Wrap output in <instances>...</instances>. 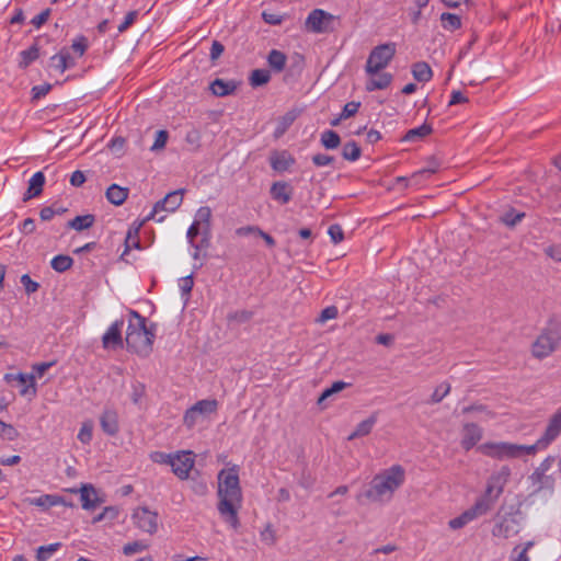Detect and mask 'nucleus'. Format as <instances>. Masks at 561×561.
Returning <instances> with one entry per match:
<instances>
[{
    "label": "nucleus",
    "instance_id": "23",
    "mask_svg": "<svg viewBox=\"0 0 561 561\" xmlns=\"http://www.w3.org/2000/svg\"><path fill=\"white\" fill-rule=\"evenodd\" d=\"M45 184V176L43 172L38 171L33 174V176L28 181V188L23 196V201L27 202L28 199L38 196L43 192V186Z\"/></svg>",
    "mask_w": 561,
    "mask_h": 561
},
{
    "label": "nucleus",
    "instance_id": "56",
    "mask_svg": "<svg viewBox=\"0 0 561 561\" xmlns=\"http://www.w3.org/2000/svg\"><path fill=\"white\" fill-rule=\"evenodd\" d=\"M359 106H360L359 102L352 101V102L346 103L342 110L341 118L346 119V118L354 116L357 113Z\"/></svg>",
    "mask_w": 561,
    "mask_h": 561
},
{
    "label": "nucleus",
    "instance_id": "38",
    "mask_svg": "<svg viewBox=\"0 0 561 561\" xmlns=\"http://www.w3.org/2000/svg\"><path fill=\"white\" fill-rule=\"evenodd\" d=\"M72 264V257L64 254L56 255L50 262L51 268L59 273L68 271Z\"/></svg>",
    "mask_w": 561,
    "mask_h": 561
},
{
    "label": "nucleus",
    "instance_id": "2",
    "mask_svg": "<svg viewBox=\"0 0 561 561\" xmlns=\"http://www.w3.org/2000/svg\"><path fill=\"white\" fill-rule=\"evenodd\" d=\"M404 481L405 470L400 465H393L373 478L365 496L371 502H388Z\"/></svg>",
    "mask_w": 561,
    "mask_h": 561
},
{
    "label": "nucleus",
    "instance_id": "31",
    "mask_svg": "<svg viewBox=\"0 0 561 561\" xmlns=\"http://www.w3.org/2000/svg\"><path fill=\"white\" fill-rule=\"evenodd\" d=\"M191 408L199 416H207V415L213 414V413H215L217 411L218 402L215 399L199 400L194 405H192Z\"/></svg>",
    "mask_w": 561,
    "mask_h": 561
},
{
    "label": "nucleus",
    "instance_id": "47",
    "mask_svg": "<svg viewBox=\"0 0 561 561\" xmlns=\"http://www.w3.org/2000/svg\"><path fill=\"white\" fill-rule=\"evenodd\" d=\"M525 217V213H516L514 209H511L506 211L502 217L501 220L503 224H505L508 227H514L516 224H518L523 218Z\"/></svg>",
    "mask_w": 561,
    "mask_h": 561
},
{
    "label": "nucleus",
    "instance_id": "29",
    "mask_svg": "<svg viewBox=\"0 0 561 561\" xmlns=\"http://www.w3.org/2000/svg\"><path fill=\"white\" fill-rule=\"evenodd\" d=\"M95 222V216L87 214L83 216H77L67 222V227L76 231H83L91 228Z\"/></svg>",
    "mask_w": 561,
    "mask_h": 561
},
{
    "label": "nucleus",
    "instance_id": "14",
    "mask_svg": "<svg viewBox=\"0 0 561 561\" xmlns=\"http://www.w3.org/2000/svg\"><path fill=\"white\" fill-rule=\"evenodd\" d=\"M488 513V505L483 503H477L468 511L462 513L460 516L453 518L449 520L448 525L451 529H460L469 522L473 520L478 516L484 515Z\"/></svg>",
    "mask_w": 561,
    "mask_h": 561
},
{
    "label": "nucleus",
    "instance_id": "53",
    "mask_svg": "<svg viewBox=\"0 0 561 561\" xmlns=\"http://www.w3.org/2000/svg\"><path fill=\"white\" fill-rule=\"evenodd\" d=\"M138 236V229L131 230L129 229L125 239V252H128L131 248L139 249V240L137 238Z\"/></svg>",
    "mask_w": 561,
    "mask_h": 561
},
{
    "label": "nucleus",
    "instance_id": "37",
    "mask_svg": "<svg viewBox=\"0 0 561 561\" xmlns=\"http://www.w3.org/2000/svg\"><path fill=\"white\" fill-rule=\"evenodd\" d=\"M534 541H527L523 546H516L510 557V561H530L528 550L533 548Z\"/></svg>",
    "mask_w": 561,
    "mask_h": 561
},
{
    "label": "nucleus",
    "instance_id": "33",
    "mask_svg": "<svg viewBox=\"0 0 561 561\" xmlns=\"http://www.w3.org/2000/svg\"><path fill=\"white\" fill-rule=\"evenodd\" d=\"M286 60V55L277 49H272L267 56L268 66L276 72L285 69Z\"/></svg>",
    "mask_w": 561,
    "mask_h": 561
},
{
    "label": "nucleus",
    "instance_id": "58",
    "mask_svg": "<svg viewBox=\"0 0 561 561\" xmlns=\"http://www.w3.org/2000/svg\"><path fill=\"white\" fill-rule=\"evenodd\" d=\"M167 140H168V131H165V130L157 131L154 142L151 146V150L154 151V150H160V149L164 148Z\"/></svg>",
    "mask_w": 561,
    "mask_h": 561
},
{
    "label": "nucleus",
    "instance_id": "26",
    "mask_svg": "<svg viewBox=\"0 0 561 561\" xmlns=\"http://www.w3.org/2000/svg\"><path fill=\"white\" fill-rule=\"evenodd\" d=\"M106 198L110 203H112L113 205H122L126 198L128 197V188L127 187H122L117 184H112L107 190H106Z\"/></svg>",
    "mask_w": 561,
    "mask_h": 561
},
{
    "label": "nucleus",
    "instance_id": "11",
    "mask_svg": "<svg viewBox=\"0 0 561 561\" xmlns=\"http://www.w3.org/2000/svg\"><path fill=\"white\" fill-rule=\"evenodd\" d=\"M479 449L486 456L497 459L516 458V444L512 443H485Z\"/></svg>",
    "mask_w": 561,
    "mask_h": 561
},
{
    "label": "nucleus",
    "instance_id": "45",
    "mask_svg": "<svg viewBox=\"0 0 561 561\" xmlns=\"http://www.w3.org/2000/svg\"><path fill=\"white\" fill-rule=\"evenodd\" d=\"M347 383L344 381H335L332 383V386L328 389H325L321 396L318 399V404L322 405V403L332 394L337 393L342 391L344 388H346Z\"/></svg>",
    "mask_w": 561,
    "mask_h": 561
},
{
    "label": "nucleus",
    "instance_id": "30",
    "mask_svg": "<svg viewBox=\"0 0 561 561\" xmlns=\"http://www.w3.org/2000/svg\"><path fill=\"white\" fill-rule=\"evenodd\" d=\"M412 75L419 82H427L433 77V71L430 65L425 61H417L412 66Z\"/></svg>",
    "mask_w": 561,
    "mask_h": 561
},
{
    "label": "nucleus",
    "instance_id": "12",
    "mask_svg": "<svg viewBox=\"0 0 561 561\" xmlns=\"http://www.w3.org/2000/svg\"><path fill=\"white\" fill-rule=\"evenodd\" d=\"M194 466V458L192 451H178L174 454L171 468L173 473L181 480L188 478L190 472Z\"/></svg>",
    "mask_w": 561,
    "mask_h": 561
},
{
    "label": "nucleus",
    "instance_id": "4",
    "mask_svg": "<svg viewBox=\"0 0 561 561\" xmlns=\"http://www.w3.org/2000/svg\"><path fill=\"white\" fill-rule=\"evenodd\" d=\"M561 329L557 323H549L531 344V355L537 359L550 356L559 347Z\"/></svg>",
    "mask_w": 561,
    "mask_h": 561
},
{
    "label": "nucleus",
    "instance_id": "1",
    "mask_svg": "<svg viewBox=\"0 0 561 561\" xmlns=\"http://www.w3.org/2000/svg\"><path fill=\"white\" fill-rule=\"evenodd\" d=\"M217 494L219 497L217 508L221 518L233 529H237L240 526L238 510L242 502V491L237 467L222 469L218 473Z\"/></svg>",
    "mask_w": 561,
    "mask_h": 561
},
{
    "label": "nucleus",
    "instance_id": "50",
    "mask_svg": "<svg viewBox=\"0 0 561 561\" xmlns=\"http://www.w3.org/2000/svg\"><path fill=\"white\" fill-rule=\"evenodd\" d=\"M92 430H93L92 422H84L79 431L78 439L82 444H89L92 439Z\"/></svg>",
    "mask_w": 561,
    "mask_h": 561
},
{
    "label": "nucleus",
    "instance_id": "15",
    "mask_svg": "<svg viewBox=\"0 0 561 561\" xmlns=\"http://www.w3.org/2000/svg\"><path fill=\"white\" fill-rule=\"evenodd\" d=\"M270 194L274 201L284 205L293 198L294 187L288 182L277 181L272 184Z\"/></svg>",
    "mask_w": 561,
    "mask_h": 561
},
{
    "label": "nucleus",
    "instance_id": "59",
    "mask_svg": "<svg viewBox=\"0 0 561 561\" xmlns=\"http://www.w3.org/2000/svg\"><path fill=\"white\" fill-rule=\"evenodd\" d=\"M329 236L331 237L333 243H340L344 239V232L339 225H332L328 230Z\"/></svg>",
    "mask_w": 561,
    "mask_h": 561
},
{
    "label": "nucleus",
    "instance_id": "40",
    "mask_svg": "<svg viewBox=\"0 0 561 561\" xmlns=\"http://www.w3.org/2000/svg\"><path fill=\"white\" fill-rule=\"evenodd\" d=\"M440 22L443 27L448 31H455L461 26L460 16L449 12L442 13Z\"/></svg>",
    "mask_w": 561,
    "mask_h": 561
},
{
    "label": "nucleus",
    "instance_id": "61",
    "mask_svg": "<svg viewBox=\"0 0 561 561\" xmlns=\"http://www.w3.org/2000/svg\"><path fill=\"white\" fill-rule=\"evenodd\" d=\"M21 283L24 286L25 291L27 294L35 293L39 287L38 283L32 280V278L27 274L22 275Z\"/></svg>",
    "mask_w": 561,
    "mask_h": 561
},
{
    "label": "nucleus",
    "instance_id": "13",
    "mask_svg": "<svg viewBox=\"0 0 561 561\" xmlns=\"http://www.w3.org/2000/svg\"><path fill=\"white\" fill-rule=\"evenodd\" d=\"M183 190H176L167 194L162 199L154 204L152 211L147 216L146 219H153L154 216L162 210H176L183 202Z\"/></svg>",
    "mask_w": 561,
    "mask_h": 561
},
{
    "label": "nucleus",
    "instance_id": "49",
    "mask_svg": "<svg viewBox=\"0 0 561 561\" xmlns=\"http://www.w3.org/2000/svg\"><path fill=\"white\" fill-rule=\"evenodd\" d=\"M261 540L267 546H274L276 542V534L272 524H267L260 534Z\"/></svg>",
    "mask_w": 561,
    "mask_h": 561
},
{
    "label": "nucleus",
    "instance_id": "19",
    "mask_svg": "<svg viewBox=\"0 0 561 561\" xmlns=\"http://www.w3.org/2000/svg\"><path fill=\"white\" fill-rule=\"evenodd\" d=\"M79 491L82 508L93 511L100 505L101 500L98 497L96 491L92 484H82Z\"/></svg>",
    "mask_w": 561,
    "mask_h": 561
},
{
    "label": "nucleus",
    "instance_id": "35",
    "mask_svg": "<svg viewBox=\"0 0 561 561\" xmlns=\"http://www.w3.org/2000/svg\"><path fill=\"white\" fill-rule=\"evenodd\" d=\"M433 131V128L428 124H423L416 128H412L407 131L403 136L402 141H416L428 136Z\"/></svg>",
    "mask_w": 561,
    "mask_h": 561
},
{
    "label": "nucleus",
    "instance_id": "22",
    "mask_svg": "<svg viewBox=\"0 0 561 561\" xmlns=\"http://www.w3.org/2000/svg\"><path fill=\"white\" fill-rule=\"evenodd\" d=\"M392 79L393 77L389 72H378L375 76H370V78L366 81L365 89L368 92L387 89L391 84Z\"/></svg>",
    "mask_w": 561,
    "mask_h": 561
},
{
    "label": "nucleus",
    "instance_id": "41",
    "mask_svg": "<svg viewBox=\"0 0 561 561\" xmlns=\"http://www.w3.org/2000/svg\"><path fill=\"white\" fill-rule=\"evenodd\" d=\"M360 154H362V150L355 141L352 140V141L344 144L343 150H342V156L345 160L356 161L359 159Z\"/></svg>",
    "mask_w": 561,
    "mask_h": 561
},
{
    "label": "nucleus",
    "instance_id": "3",
    "mask_svg": "<svg viewBox=\"0 0 561 561\" xmlns=\"http://www.w3.org/2000/svg\"><path fill=\"white\" fill-rule=\"evenodd\" d=\"M154 324H128L126 331V347L139 356L147 357L152 351L154 340Z\"/></svg>",
    "mask_w": 561,
    "mask_h": 561
},
{
    "label": "nucleus",
    "instance_id": "63",
    "mask_svg": "<svg viewBox=\"0 0 561 561\" xmlns=\"http://www.w3.org/2000/svg\"><path fill=\"white\" fill-rule=\"evenodd\" d=\"M198 417L199 415L195 413L192 408H190L184 414L183 422L188 428H192L197 423Z\"/></svg>",
    "mask_w": 561,
    "mask_h": 561
},
{
    "label": "nucleus",
    "instance_id": "62",
    "mask_svg": "<svg viewBox=\"0 0 561 561\" xmlns=\"http://www.w3.org/2000/svg\"><path fill=\"white\" fill-rule=\"evenodd\" d=\"M339 314L337 308L335 306L327 307L321 311V314L319 317V322H325L331 319H335Z\"/></svg>",
    "mask_w": 561,
    "mask_h": 561
},
{
    "label": "nucleus",
    "instance_id": "64",
    "mask_svg": "<svg viewBox=\"0 0 561 561\" xmlns=\"http://www.w3.org/2000/svg\"><path fill=\"white\" fill-rule=\"evenodd\" d=\"M545 253L557 262H561V244L548 247Z\"/></svg>",
    "mask_w": 561,
    "mask_h": 561
},
{
    "label": "nucleus",
    "instance_id": "48",
    "mask_svg": "<svg viewBox=\"0 0 561 561\" xmlns=\"http://www.w3.org/2000/svg\"><path fill=\"white\" fill-rule=\"evenodd\" d=\"M148 548V545L144 541L136 540L133 542H128L123 547V553L125 556H131L137 552H141Z\"/></svg>",
    "mask_w": 561,
    "mask_h": 561
},
{
    "label": "nucleus",
    "instance_id": "6",
    "mask_svg": "<svg viewBox=\"0 0 561 561\" xmlns=\"http://www.w3.org/2000/svg\"><path fill=\"white\" fill-rule=\"evenodd\" d=\"M511 470L508 467H502L496 473L492 474L488 481L485 492L477 503L488 505V512L493 507L494 503L502 494L505 483L508 480Z\"/></svg>",
    "mask_w": 561,
    "mask_h": 561
},
{
    "label": "nucleus",
    "instance_id": "43",
    "mask_svg": "<svg viewBox=\"0 0 561 561\" xmlns=\"http://www.w3.org/2000/svg\"><path fill=\"white\" fill-rule=\"evenodd\" d=\"M15 379L19 380V382L21 385H24L25 387L21 390V394L22 396H25L28 393L30 389L32 388V393L35 394L36 392V389H35V383H34V379H35V376L34 375H25V374H18L15 376Z\"/></svg>",
    "mask_w": 561,
    "mask_h": 561
},
{
    "label": "nucleus",
    "instance_id": "16",
    "mask_svg": "<svg viewBox=\"0 0 561 561\" xmlns=\"http://www.w3.org/2000/svg\"><path fill=\"white\" fill-rule=\"evenodd\" d=\"M482 438V430L476 423H466L462 428L461 446L471 449Z\"/></svg>",
    "mask_w": 561,
    "mask_h": 561
},
{
    "label": "nucleus",
    "instance_id": "51",
    "mask_svg": "<svg viewBox=\"0 0 561 561\" xmlns=\"http://www.w3.org/2000/svg\"><path fill=\"white\" fill-rule=\"evenodd\" d=\"M210 218L211 209L208 206H203L198 208L194 222H198V226L205 224L209 228Z\"/></svg>",
    "mask_w": 561,
    "mask_h": 561
},
{
    "label": "nucleus",
    "instance_id": "55",
    "mask_svg": "<svg viewBox=\"0 0 561 561\" xmlns=\"http://www.w3.org/2000/svg\"><path fill=\"white\" fill-rule=\"evenodd\" d=\"M50 90H51L50 83H44L41 85L33 87L32 88V100L33 101L39 100L41 98L48 94Z\"/></svg>",
    "mask_w": 561,
    "mask_h": 561
},
{
    "label": "nucleus",
    "instance_id": "20",
    "mask_svg": "<svg viewBox=\"0 0 561 561\" xmlns=\"http://www.w3.org/2000/svg\"><path fill=\"white\" fill-rule=\"evenodd\" d=\"M561 434V407L551 415L543 433V440L550 444Z\"/></svg>",
    "mask_w": 561,
    "mask_h": 561
},
{
    "label": "nucleus",
    "instance_id": "8",
    "mask_svg": "<svg viewBox=\"0 0 561 561\" xmlns=\"http://www.w3.org/2000/svg\"><path fill=\"white\" fill-rule=\"evenodd\" d=\"M131 519L134 525L148 535H154L159 528L158 513L150 511L148 507H137L134 510Z\"/></svg>",
    "mask_w": 561,
    "mask_h": 561
},
{
    "label": "nucleus",
    "instance_id": "10",
    "mask_svg": "<svg viewBox=\"0 0 561 561\" xmlns=\"http://www.w3.org/2000/svg\"><path fill=\"white\" fill-rule=\"evenodd\" d=\"M124 320L114 321L102 336V346L105 350H117L124 347L123 340Z\"/></svg>",
    "mask_w": 561,
    "mask_h": 561
},
{
    "label": "nucleus",
    "instance_id": "34",
    "mask_svg": "<svg viewBox=\"0 0 561 561\" xmlns=\"http://www.w3.org/2000/svg\"><path fill=\"white\" fill-rule=\"evenodd\" d=\"M271 80V71L267 69H254L249 77V83L252 88L262 87Z\"/></svg>",
    "mask_w": 561,
    "mask_h": 561
},
{
    "label": "nucleus",
    "instance_id": "21",
    "mask_svg": "<svg viewBox=\"0 0 561 561\" xmlns=\"http://www.w3.org/2000/svg\"><path fill=\"white\" fill-rule=\"evenodd\" d=\"M100 424L104 433L114 436L118 432V416L114 410H105L101 417Z\"/></svg>",
    "mask_w": 561,
    "mask_h": 561
},
{
    "label": "nucleus",
    "instance_id": "27",
    "mask_svg": "<svg viewBox=\"0 0 561 561\" xmlns=\"http://www.w3.org/2000/svg\"><path fill=\"white\" fill-rule=\"evenodd\" d=\"M237 89L234 81H224L222 79H215L210 83V90L216 96H226L232 94Z\"/></svg>",
    "mask_w": 561,
    "mask_h": 561
},
{
    "label": "nucleus",
    "instance_id": "60",
    "mask_svg": "<svg viewBox=\"0 0 561 561\" xmlns=\"http://www.w3.org/2000/svg\"><path fill=\"white\" fill-rule=\"evenodd\" d=\"M295 118L296 116L293 113H287L286 115H284L279 122L276 133H285V130L294 123Z\"/></svg>",
    "mask_w": 561,
    "mask_h": 561
},
{
    "label": "nucleus",
    "instance_id": "39",
    "mask_svg": "<svg viewBox=\"0 0 561 561\" xmlns=\"http://www.w3.org/2000/svg\"><path fill=\"white\" fill-rule=\"evenodd\" d=\"M254 313L250 310H237L227 314L228 323L242 324L249 322L253 318Z\"/></svg>",
    "mask_w": 561,
    "mask_h": 561
},
{
    "label": "nucleus",
    "instance_id": "25",
    "mask_svg": "<svg viewBox=\"0 0 561 561\" xmlns=\"http://www.w3.org/2000/svg\"><path fill=\"white\" fill-rule=\"evenodd\" d=\"M376 422H377V413H373L368 419L362 421L356 426L355 431L348 435L347 440H353L357 437L368 435L371 432Z\"/></svg>",
    "mask_w": 561,
    "mask_h": 561
},
{
    "label": "nucleus",
    "instance_id": "42",
    "mask_svg": "<svg viewBox=\"0 0 561 561\" xmlns=\"http://www.w3.org/2000/svg\"><path fill=\"white\" fill-rule=\"evenodd\" d=\"M39 56V48L36 44L32 45L28 49L21 51L22 60L20 66L26 68L32 61L36 60Z\"/></svg>",
    "mask_w": 561,
    "mask_h": 561
},
{
    "label": "nucleus",
    "instance_id": "46",
    "mask_svg": "<svg viewBox=\"0 0 561 561\" xmlns=\"http://www.w3.org/2000/svg\"><path fill=\"white\" fill-rule=\"evenodd\" d=\"M59 547H60L59 542L50 543L48 546H41L37 549L36 560L37 561H47L50 558V556L58 550Z\"/></svg>",
    "mask_w": 561,
    "mask_h": 561
},
{
    "label": "nucleus",
    "instance_id": "28",
    "mask_svg": "<svg viewBox=\"0 0 561 561\" xmlns=\"http://www.w3.org/2000/svg\"><path fill=\"white\" fill-rule=\"evenodd\" d=\"M295 163V159L286 153H277L271 157V167L278 172L288 170Z\"/></svg>",
    "mask_w": 561,
    "mask_h": 561
},
{
    "label": "nucleus",
    "instance_id": "17",
    "mask_svg": "<svg viewBox=\"0 0 561 561\" xmlns=\"http://www.w3.org/2000/svg\"><path fill=\"white\" fill-rule=\"evenodd\" d=\"M529 480L533 486V494H537L543 490L552 491L554 488V479L546 472L535 470Z\"/></svg>",
    "mask_w": 561,
    "mask_h": 561
},
{
    "label": "nucleus",
    "instance_id": "24",
    "mask_svg": "<svg viewBox=\"0 0 561 561\" xmlns=\"http://www.w3.org/2000/svg\"><path fill=\"white\" fill-rule=\"evenodd\" d=\"M53 67L60 71L65 72L68 68L73 67L76 65L75 59L70 56L68 48H62L58 54L51 57Z\"/></svg>",
    "mask_w": 561,
    "mask_h": 561
},
{
    "label": "nucleus",
    "instance_id": "7",
    "mask_svg": "<svg viewBox=\"0 0 561 561\" xmlns=\"http://www.w3.org/2000/svg\"><path fill=\"white\" fill-rule=\"evenodd\" d=\"M334 22V15L322 9H314L309 13L305 25L309 32L320 34L332 32Z\"/></svg>",
    "mask_w": 561,
    "mask_h": 561
},
{
    "label": "nucleus",
    "instance_id": "32",
    "mask_svg": "<svg viewBox=\"0 0 561 561\" xmlns=\"http://www.w3.org/2000/svg\"><path fill=\"white\" fill-rule=\"evenodd\" d=\"M550 443L543 440V435L533 445H518L516 444V458L524 455H535L539 449L546 448Z\"/></svg>",
    "mask_w": 561,
    "mask_h": 561
},
{
    "label": "nucleus",
    "instance_id": "5",
    "mask_svg": "<svg viewBox=\"0 0 561 561\" xmlns=\"http://www.w3.org/2000/svg\"><path fill=\"white\" fill-rule=\"evenodd\" d=\"M396 55V44L386 43L376 46L369 54L366 62V73L375 76L385 69Z\"/></svg>",
    "mask_w": 561,
    "mask_h": 561
},
{
    "label": "nucleus",
    "instance_id": "44",
    "mask_svg": "<svg viewBox=\"0 0 561 561\" xmlns=\"http://www.w3.org/2000/svg\"><path fill=\"white\" fill-rule=\"evenodd\" d=\"M450 389V383L442 382L435 388L434 392L431 396L430 402L434 404L439 403L446 396H448Z\"/></svg>",
    "mask_w": 561,
    "mask_h": 561
},
{
    "label": "nucleus",
    "instance_id": "36",
    "mask_svg": "<svg viewBox=\"0 0 561 561\" xmlns=\"http://www.w3.org/2000/svg\"><path fill=\"white\" fill-rule=\"evenodd\" d=\"M320 141L325 149H336L341 144V138L336 131L329 129L321 134Z\"/></svg>",
    "mask_w": 561,
    "mask_h": 561
},
{
    "label": "nucleus",
    "instance_id": "52",
    "mask_svg": "<svg viewBox=\"0 0 561 561\" xmlns=\"http://www.w3.org/2000/svg\"><path fill=\"white\" fill-rule=\"evenodd\" d=\"M0 436L9 440H14L18 438L19 432L11 424L0 421Z\"/></svg>",
    "mask_w": 561,
    "mask_h": 561
},
{
    "label": "nucleus",
    "instance_id": "54",
    "mask_svg": "<svg viewBox=\"0 0 561 561\" xmlns=\"http://www.w3.org/2000/svg\"><path fill=\"white\" fill-rule=\"evenodd\" d=\"M138 18V11L134 10L126 14L124 21L117 26L118 33L126 32Z\"/></svg>",
    "mask_w": 561,
    "mask_h": 561
},
{
    "label": "nucleus",
    "instance_id": "57",
    "mask_svg": "<svg viewBox=\"0 0 561 561\" xmlns=\"http://www.w3.org/2000/svg\"><path fill=\"white\" fill-rule=\"evenodd\" d=\"M193 286L194 280L192 275L182 277L180 279V289L182 291V296H185L187 298L192 291Z\"/></svg>",
    "mask_w": 561,
    "mask_h": 561
},
{
    "label": "nucleus",
    "instance_id": "9",
    "mask_svg": "<svg viewBox=\"0 0 561 561\" xmlns=\"http://www.w3.org/2000/svg\"><path fill=\"white\" fill-rule=\"evenodd\" d=\"M519 533V522L513 514L501 516L496 519L492 535L500 538H511Z\"/></svg>",
    "mask_w": 561,
    "mask_h": 561
},
{
    "label": "nucleus",
    "instance_id": "18",
    "mask_svg": "<svg viewBox=\"0 0 561 561\" xmlns=\"http://www.w3.org/2000/svg\"><path fill=\"white\" fill-rule=\"evenodd\" d=\"M24 502L43 510H48L56 505L72 506V504L67 503L64 497L55 494H44L36 499H25Z\"/></svg>",
    "mask_w": 561,
    "mask_h": 561
}]
</instances>
